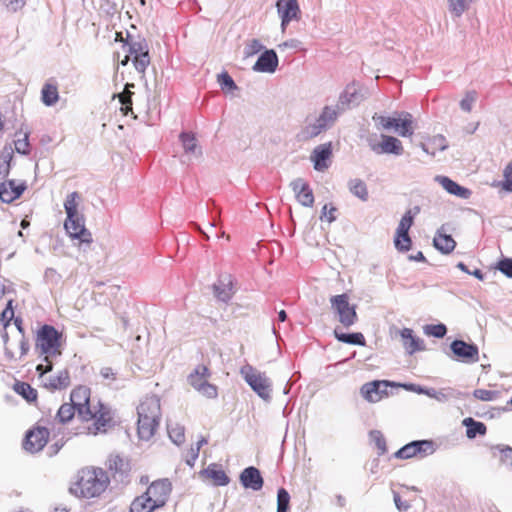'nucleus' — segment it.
<instances>
[{
  "mask_svg": "<svg viewBox=\"0 0 512 512\" xmlns=\"http://www.w3.org/2000/svg\"><path fill=\"white\" fill-rule=\"evenodd\" d=\"M13 390L30 404L36 403L38 400L37 390L27 382L16 380Z\"/></svg>",
  "mask_w": 512,
  "mask_h": 512,
  "instance_id": "obj_29",
  "label": "nucleus"
},
{
  "mask_svg": "<svg viewBox=\"0 0 512 512\" xmlns=\"http://www.w3.org/2000/svg\"><path fill=\"white\" fill-rule=\"evenodd\" d=\"M446 332H447V329L444 324H434V325H428L425 327V333L427 335L434 336L437 338L444 337Z\"/></svg>",
  "mask_w": 512,
  "mask_h": 512,
  "instance_id": "obj_47",
  "label": "nucleus"
},
{
  "mask_svg": "<svg viewBox=\"0 0 512 512\" xmlns=\"http://www.w3.org/2000/svg\"><path fill=\"white\" fill-rule=\"evenodd\" d=\"M435 451L431 440L413 441L400 448L394 455L398 459H410L412 457H425Z\"/></svg>",
  "mask_w": 512,
  "mask_h": 512,
  "instance_id": "obj_15",
  "label": "nucleus"
},
{
  "mask_svg": "<svg viewBox=\"0 0 512 512\" xmlns=\"http://www.w3.org/2000/svg\"><path fill=\"white\" fill-rule=\"evenodd\" d=\"M7 7H10L13 11H17L22 8L25 4L24 0H5Z\"/></svg>",
  "mask_w": 512,
  "mask_h": 512,
  "instance_id": "obj_59",
  "label": "nucleus"
},
{
  "mask_svg": "<svg viewBox=\"0 0 512 512\" xmlns=\"http://www.w3.org/2000/svg\"><path fill=\"white\" fill-rule=\"evenodd\" d=\"M410 259L415 261H425V256L421 251H419L415 256H410Z\"/></svg>",
  "mask_w": 512,
  "mask_h": 512,
  "instance_id": "obj_63",
  "label": "nucleus"
},
{
  "mask_svg": "<svg viewBox=\"0 0 512 512\" xmlns=\"http://www.w3.org/2000/svg\"><path fill=\"white\" fill-rule=\"evenodd\" d=\"M240 373L259 397L264 400H269L271 398V382L264 373L257 371L249 364L243 366Z\"/></svg>",
  "mask_w": 512,
  "mask_h": 512,
  "instance_id": "obj_9",
  "label": "nucleus"
},
{
  "mask_svg": "<svg viewBox=\"0 0 512 512\" xmlns=\"http://www.w3.org/2000/svg\"><path fill=\"white\" fill-rule=\"evenodd\" d=\"M4 358L10 367H17L28 355L30 350L29 339L26 335L10 337L7 332L3 334Z\"/></svg>",
  "mask_w": 512,
  "mask_h": 512,
  "instance_id": "obj_7",
  "label": "nucleus"
},
{
  "mask_svg": "<svg viewBox=\"0 0 512 512\" xmlns=\"http://www.w3.org/2000/svg\"><path fill=\"white\" fill-rule=\"evenodd\" d=\"M373 120L377 121L382 129H394L402 137H410L413 135V120L412 115L403 113L402 117H385L373 116Z\"/></svg>",
  "mask_w": 512,
  "mask_h": 512,
  "instance_id": "obj_11",
  "label": "nucleus"
},
{
  "mask_svg": "<svg viewBox=\"0 0 512 512\" xmlns=\"http://www.w3.org/2000/svg\"><path fill=\"white\" fill-rule=\"evenodd\" d=\"M218 82L222 88H228L229 90L235 89L236 85L228 73H222L218 77Z\"/></svg>",
  "mask_w": 512,
  "mask_h": 512,
  "instance_id": "obj_55",
  "label": "nucleus"
},
{
  "mask_svg": "<svg viewBox=\"0 0 512 512\" xmlns=\"http://www.w3.org/2000/svg\"><path fill=\"white\" fill-rule=\"evenodd\" d=\"M13 322H14V325L16 326L17 330H18V334L17 335H26L25 329L23 328V321H22V319L20 317H17V318L13 319Z\"/></svg>",
  "mask_w": 512,
  "mask_h": 512,
  "instance_id": "obj_62",
  "label": "nucleus"
},
{
  "mask_svg": "<svg viewBox=\"0 0 512 512\" xmlns=\"http://www.w3.org/2000/svg\"><path fill=\"white\" fill-rule=\"evenodd\" d=\"M90 399L91 389L86 385H77L71 390L69 403L75 406L80 419L84 415H89V409L92 407Z\"/></svg>",
  "mask_w": 512,
  "mask_h": 512,
  "instance_id": "obj_17",
  "label": "nucleus"
},
{
  "mask_svg": "<svg viewBox=\"0 0 512 512\" xmlns=\"http://www.w3.org/2000/svg\"><path fill=\"white\" fill-rule=\"evenodd\" d=\"M394 501L399 510L406 511L410 507V505L407 502H403L401 500V497L398 494L394 495Z\"/></svg>",
  "mask_w": 512,
  "mask_h": 512,
  "instance_id": "obj_61",
  "label": "nucleus"
},
{
  "mask_svg": "<svg viewBox=\"0 0 512 512\" xmlns=\"http://www.w3.org/2000/svg\"><path fill=\"white\" fill-rule=\"evenodd\" d=\"M380 139V141H376L373 138L368 140L370 149L376 154L401 155L403 153V145L396 137L382 134Z\"/></svg>",
  "mask_w": 512,
  "mask_h": 512,
  "instance_id": "obj_16",
  "label": "nucleus"
},
{
  "mask_svg": "<svg viewBox=\"0 0 512 512\" xmlns=\"http://www.w3.org/2000/svg\"><path fill=\"white\" fill-rule=\"evenodd\" d=\"M497 268L507 277L512 278V258H505L498 262Z\"/></svg>",
  "mask_w": 512,
  "mask_h": 512,
  "instance_id": "obj_53",
  "label": "nucleus"
},
{
  "mask_svg": "<svg viewBox=\"0 0 512 512\" xmlns=\"http://www.w3.org/2000/svg\"><path fill=\"white\" fill-rule=\"evenodd\" d=\"M504 179V189L507 191H512V161L506 166L504 170Z\"/></svg>",
  "mask_w": 512,
  "mask_h": 512,
  "instance_id": "obj_56",
  "label": "nucleus"
},
{
  "mask_svg": "<svg viewBox=\"0 0 512 512\" xmlns=\"http://www.w3.org/2000/svg\"><path fill=\"white\" fill-rule=\"evenodd\" d=\"M207 479L211 480L216 486H224L229 483V477L224 470L216 467H209L205 470Z\"/></svg>",
  "mask_w": 512,
  "mask_h": 512,
  "instance_id": "obj_35",
  "label": "nucleus"
},
{
  "mask_svg": "<svg viewBox=\"0 0 512 512\" xmlns=\"http://www.w3.org/2000/svg\"><path fill=\"white\" fill-rule=\"evenodd\" d=\"M337 119V112L335 109L326 106L323 108L320 116L316 119L315 123L307 125L302 131V139L310 140L318 136L328 126L333 124Z\"/></svg>",
  "mask_w": 512,
  "mask_h": 512,
  "instance_id": "obj_13",
  "label": "nucleus"
},
{
  "mask_svg": "<svg viewBox=\"0 0 512 512\" xmlns=\"http://www.w3.org/2000/svg\"><path fill=\"white\" fill-rule=\"evenodd\" d=\"M199 446L192 445L190 449L185 453L184 459L189 466H193L199 456Z\"/></svg>",
  "mask_w": 512,
  "mask_h": 512,
  "instance_id": "obj_52",
  "label": "nucleus"
},
{
  "mask_svg": "<svg viewBox=\"0 0 512 512\" xmlns=\"http://www.w3.org/2000/svg\"><path fill=\"white\" fill-rule=\"evenodd\" d=\"M81 420L84 422H92V424L87 427V433L90 435L105 433L115 424L112 410L101 402L93 405L89 409V415L82 416Z\"/></svg>",
  "mask_w": 512,
  "mask_h": 512,
  "instance_id": "obj_6",
  "label": "nucleus"
},
{
  "mask_svg": "<svg viewBox=\"0 0 512 512\" xmlns=\"http://www.w3.org/2000/svg\"><path fill=\"white\" fill-rule=\"evenodd\" d=\"M434 246L443 254H450L456 247V242L452 236L438 233L433 239Z\"/></svg>",
  "mask_w": 512,
  "mask_h": 512,
  "instance_id": "obj_33",
  "label": "nucleus"
},
{
  "mask_svg": "<svg viewBox=\"0 0 512 512\" xmlns=\"http://www.w3.org/2000/svg\"><path fill=\"white\" fill-rule=\"evenodd\" d=\"M39 421L27 431L23 442V448L30 453L41 451L47 444L50 432L47 427L40 425Z\"/></svg>",
  "mask_w": 512,
  "mask_h": 512,
  "instance_id": "obj_12",
  "label": "nucleus"
},
{
  "mask_svg": "<svg viewBox=\"0 0 512 512\" xmlns=\"http://www.w3.org/2000/svg\"><path fill=\"white\" fill-rule=\"evenodd\" d=\"M450 347L454 355L465 363H476L479 361V349L474 344L455 340L451 343Z\"/></svg>",
  "mask_w": 512,
  "mask_h": 512,
  "instance_id": "obj_18",
  "label": "nucleus"
},
{
  "mask_svg": "<svg viewBox=\"0 0 512 512\" xmlns=\"http://www.w3.org/2000/svg\"><path fill=\"white\" fill-rule=\"evenodd\" d=\"M47 364L46 365H43V364H39L37 367H36V371L42 376L48 372H50L53 368V365H52V362H51V359H49V362H46Z\"/></svg>",
  "mask_w": 512,
  "mask_h": 512,
  "instance_id": "obj_60",
  "label": "nucleus"
},
{
  "mask_svg": "<svg viewBox=\"0 0 512 512\" xmlns=\"http://www.w3.org/2000/svg\"><path fill=\"white\" fill-rule=\"evenodd\" d=\"M276 7L281 17V27L283 30L292 20H299L300 8L297 0H278Z\"/></svg>",
  "mask_w": 512,
  "mask_h": 512,
  "instance_id": "obj_19",
  "label": "nucleus"
},
{
  "mask_svg": "<svg viewBox=\"0 0 512 512\" xmlns=\"http://www.w3.org/2000/svg\"><path fill=\"white\" fill-rule=\"evenodd\" d=\"M41 100L46 106H52L58 102L59 92L56 83L47 82L43 85Z\"/></svg>",
  "mask_w": 512,
  "mask_h": 512,
  "instance_id": "obj_32",
  "label": "nucleus"
},
{
  "mask_svg": "<svg viewBox=\"0 0 512 512\" xmlns=\"http://www.w3.org/2000/svg\"><path fill=\"white\" fill-rule=\"evenodd\" d=\"M334 335L336 339L340 342L347 343V344H353V345H365V338L362 333H351L346 334L339 332L337 329L334 330Z\"/></svg>",
  "mask_w": 512,
  "mask_h": 512,
  "instance_id": "obj_38",
  "label": "nucleus"
},
{
  "mask_svg": "<svg viewBox=\"0 0 512 512\" xmlns=\"http://www.w3.org/2000/svg\"><path fill=\"white\" fill-rule=\"evenodd\" d=\"M121 41L123 42V48L128 53L125 55L124 59L121 60V65L126 66L130 60H132V63L135 67V69L141 73L144 74L147 67L150 64V55H149V48L145 41H124L121 38Z\"/></svg>",
  "mask_w": 512,
  "mask_h": 512,
  "instance_id": "obj_8",
  "label": "nucleus"
},
{
  "mask_svg": "<svg viewBox=\"0 0 512 512\" xmlns=\"http://www.w3.org/2000/svg\"><path fill=\"white\" fill-rule=\"evenodd\" d=\"M371 441L374 443L378 450L379 455H383L387 452L386 440L382 432L373 430L369 434Z\"/></svg>",
  "mask_w": 512,
  "mask_h": 512,
  "instance_id": "obj_41",
  "label": "nucleus"
},
{
  "mask_svg": "<svg viewBox=\"0 0 512 512\" xmlns=\"http://www.w3.org/2000/svg\"><path fill=\"white\" fill-rule=\"evenodd\" d=\"M290 187L297 201L304 207H312L314 205V194L309 183L303 178L294 179L290 183Z\"/></svg>",
  "mask_w": 512,
  "mask_h": 512,
  "instance_id": "obj_20",
  "label": "nucleus"
},
{
  "mask_svg": "<svg viewBox=\"0 0 512 512\" xmlns=\"http://www.w3.org/2000/svg\"><path fill=\"white\" fill-rule=\"evenodd\" d=\"M214 292H215V296L221 300V301H228L230 299V293L225 291L224 289H220V287L218 286H214Z\"/></svg>",
  "mask_w": 512,
  "mask_h": 512,
  "instance_id": "obj_58",
  "label": "nucleus"
},
{
  "mask_svg": "<svg viewBox=\"0 0 512 512\" xmlns=\"http://www.w3.org/2000/svg\"><path fill=\"white\" fill-rule=\"evenodd\" d=\"M210 377V371L206 365H198L188 376V383L196 390L201 388Z\"/></svg>",
  "mask_w": 512,
  "mask_h": 512,
  "instance_id": "obj_30",
  "label": "nucleus"
},
{
  "mask_svg": "<svg viewBox=\"0 0 512 512\" xmlns=\"http://www.w3.org/2000/svg\"><path fill=\"white\" fill-rule=\"evenodd\" d=\"M277 66L278 57L276 52L274 50H266L260 55L253 69L258 72L273 73Z\"/></svg>",
  "mask_w": 512,
  "mask_h": 512,
  "instance_id": "obj_27",
  "label": "nucleus"
},
{
  "mask_svg": "<svg viewBox=\"0 0 512 512\" xmlns=\"http://www.w3.org/2000/svg\"><path fill=\"white\" fill-rule=\"evenodd\" d=\"M475 100H476V92H474V91L468 92L460 102L461 109L466 112H470Z\"/></svg>",
  "mask_w": 512,
  "mask_h": 512,
  "instance_id": "obj_50",
  "label": "nucleus"
},
{
  "mask_svg": "<svg viewBox=\"0 0 512 512\" xmlns=\"http://www.w3.org/2000/svg\"><path fill=\"white\" fill-rule=\"evenodd\" d=\"M71 384L70 373L67 369L58 371L56 375L50 376L44 383V387L51 391H61L67 389Z\"/></svg>",
  "mask_w": 512,
  "mask_h": 512,
  "instance_id": "obj_26",
  "label": "nucleus"
},
{
  "mask_svg": "<svg viewBox=\"0 0 512 512\" xmlns=\"http://www.w3.org/2000/svg\"><path fill=\"white\" fill-rule=\"evenodd\" d=\"M414 222V216L411 210H408L401 218L394 237L395 248L400 252H407L411 249L412 240L409 236V230Z\"/></svg>",
  "mask_w": 512,
  "mask_h": 512,
  "instance_id": "obj_14",
  "label": "nucleus"
},
{
  "mask_svg": "<svg viewBox=\"0 0 512 512\" xmlns=\"http://www.w3.org/2000/svg\"><path fill=\"white\" fill-rule=\"evenodd\" d=\"M477 1L478 0H447L450 12L457 17L461 16Z\"/></svg>",
  "mask_w": 512,
  "mask_h": 512,
  "instance_id": "obj_39",
  "label": "nucleus"
},
{
  "mask_svg": "<svg viewBox=\"0 0 512 512\" xmlns=\"http://www.w3.org/2000/svg\"><path fill=\"white\" fill-rule=\"evenodd\" d=\"M110 483L107 473L102 468L85 467L79 472L71 492L81 498L99 497Z\"/></svg>",
  "mask_w": 512,
  "mask_h": 512,
  "instance_id": "obj_2",
  "label": "nucleus"
},
{
  "mask_svg": "<svg viewBox=\"0 0 512 512\" xmlns=\"http://www.w3.org/2000/svg\"><path fill=\"white\" fill-rule=\"evenodd\" d=\"M81 196L78 192L70 193L64 202L66 220L64 228L72 240H77V245L90 247L93 242L92 233L85 227V218L79 212Z\"/></svg>",
  "mask_w": 512,
  "mask_h": 512,
  "instance_id": "obj_1",
  "label": "nucleus"
},
{
  "mask_svg": "<svg viewBox=\"0 0 512 512\" xmlns=\"http://www.w3.org/2000/svg\"><path fill=\"white\" fill-rule=\"evenodd\" d=\"M133 84H126L125 89L122 93L118 95L119 101L121 103V112L123 115H128L129 112H132V92L129 90V87H133Z\"/></svg>",
  "mask_w": 512,
  "mask_h": 512,
  "instance_id": "obj_40",
  "label": "nucleus"
},
{
  "mask_svg": "<svg viewBox=\"0 0 512 512\" xmlns=\"http://www.w3.org/2000/svg\"><path fill=\"white\" fill-rule=\"evenodd\" d=\"M399 334L401 337L402 345L409 355H413L414 353L424 349L423 341L414 335L412 329L403 328L399 331Z\"/></svg>",
  "mask_w": 512,
  "mask_h": 512,
  "instance_id": "obj_25",
  "label": "nucleus"
},
{
  "mask_svg": "<svg viewBox=\"0 0 512 512\" xmlns=\"http://www.w3.org/2000/svg\"><path fill=\"white\" fill-rule=\"evenodd\" d=\"M76 412L75 406L69 402H65L59 407L55 419L61 424H66L74 418Z\"/></svg>",
  "mask_w": 512,
  "mask_h": 512,
  "instance_id": "obj_36",
  "label": "nucleus"
},
{
  "mask_svg": "<svg viewBox=\"0 0 512 512\" xmlns=\"http://www.w3.org/2000/svg\"><path fill=\"white\" fill-rule=\"evenodd\" d=\"M350 192L362 201H367L369 198L368 188L366 183L361 179H353L349 182Z\"/></svg>",
  "mask_w": 512,
  "mask_h": 512,
  "instance_id": "obj_37",
  "label": "nucleus"
},
{
  "mask_svg": "<svg viewBox=\"0 0 512 512\" xmlns=\"http://www.w3.org/2000/svg\"><path fill=\"white\" fill-rule=\"evenodd\" d=\"M137 412L138 435L143 440H149L154 436L159 425L161 415L160 400L155 395L145 397L140 402Z\"/></svg>",
  "mask_w": 512,
  "mask_h": 512,
  "instance_id": "obj_4",
  "label": "nucleus"
},
{
  "mask_svg": "<svg viewBox=\"0 0 512 512\" xmlns=\"http://www.w3.org/2000/svg\"><path fill=\"white\" fill-rule=\"evenodd\" d=\"M197 391L209 399H214L218 395L217 387L213 384H210L208 381L204 385H202L201 388H199Z\"/></svg>",
  "mask_w": 512,
  "mask_h": 512,
  "instance_id": "obj_48",
  "label": "nucleus"
},
{
  "mask_svg": "<svg viewBox=\"0 0 512 512\" xmlns=\"http://www.w3.org/2000/svg\"><path fill=\"white\" fill-rule=\"evenodd\" d=\"M495 448L499 451L500 462L512 469V448L504 445H498Z\"/></svg>",
  "mask_w": 512,
  "mask_h": 512,
  "instance_id": "obj_43",
  "label": "nucleus"
},
{
  "mask_svg": "<svg viewBox=\"0 0 512 512\" xmlns=\"http://www.w3.org/2000/svg\"><path fill=\"white\" fill-rule=\"evenodd\" d=\"M240 482L245 488L258 491L263 487V478L260 471L253 467L245 468L240 474Z\"/></svg>",
  "mask_w": 512,
  "mask_h": 512,
  "instance_id": "obj_24",
  "label": "nucleus"
},
{
  "mask_svg": "<svg viewBox=\"0 0 512 512\" xmlns=\"http://www.w3.org/2000/svg\"><path fill=\"white\" fill-rule=\"evenodd\" d=\"M100 375L104 380L114 381L116 379V373L111 367H103L100 370Z\"/></svg>",
  "mask_w": 512,
  "mask_h": 512,
  "instance_id": "obj_57",
  "label": "nucleus"
},
{
  "mask_svg": "<svg viewBox=\"0 0 512 512\" xmlns=\"http://www.w3.org/2000/svg\"><path fill=\"white\" fill-rule=\"evenodd\" d=\"M289 502V493L284 488H280L277 493V512H287Z\"/></svg>",
  "mask_w": 512,
  "mask_h": 512,
  "instance_id": "obj_44",
  "label": "nucleus"
},
{
  "mask_svg": "<svg viewBox=\"0 0 512 512\" xmlns=\"http://www.w3.org/2000/svg\"><path fill=\"white\" fill-rule=\"evenodd\" d=\"M172 492V484L168 479L153 481L146 491L137 496L130 505V512H153L167 503Z\"/></svg>",
  "mask_w": 512,
  "mask_h": 512,
  "instance_id": "obj_3",
  "label": "nucleus"
},
{
  "mask_svg": "<svg viewBox=\"0 0 512 512\" xmlns=\"http://www.w3.org/2000/svg\"><path fill=\"white\" fill-rule=\"evenodd\" d=\"M337 208L332 205H324L322 209L321 219H326L329 223L335 221Z\"/></svg>",
  "mask_w": 512,
  "mask_h": 512,
  "instance_id": "obj_54",
  "label": "nucleus"
},
{
  "mask_svg": "<svg viewBox=\"0 0 512 512\" xmlns=\"http://www.w3.org/2000/svg\"><path fill=\"white\" fill-rule=\"evenodd\" d=\"M27 186L24 182L17 183L15 180H7L0 184V200L4 203H12L18 199Z\"/></svg>",
  "mask_w": 512,
  "mask_h": 512,
  "instance_id": "obj_21",
  "label": "nucleus"
},
{
  "mask_svg": "<svg viewBox=\"0 0 512 512\" xmlns=\"http://www.w3.org/2000/svg\"><path fill=\"white\" fill-rule=\"evenodd\" d=\"M29 148H30V145H29L27 134H23L21 138H18L17 140H15V149L18 153L28 154Z\"/></svg>",
  "mask_w": 512,
  "mask_h": 512,
  "instance_id": "obj_49",
  "label": "nucleus"
},
{
  "mask_svg": "<svg viewBox=\"0 0 512 512\" xmlns=\"http://www.w3.org/2000/svg\"><path fill=\"white\" fill-rule=\"evenodd\" d=\"M208 443V440L206 437L201 436L200 439L195 444L196 446H199V449H201L202 446L206 445Z\"/></svg>",
  "mask_w": 512,
  "mask_h": 512,
  "instance_id": "obj_64",
  "label": "nucleus"
},
{
  "mask_svg": "<svg viewBox=\"0 0 512 512\" xmlns=\"http://www.w3.org/2000/svg\"><path fill=\"white\" fill-rule=\"evenodd\" d=\"M330 303L339 322L344 327H350L357 322L356 306L349 303V296L346 293L332 296Z\"/></svg>",
  "mask_w": 512,
  "mask_h": 512,
  "instance_id": "obj_10",
  "label": "nucleus"
},
{
  "mask_svg": "<svg viewBox=\"0 0 512 512\" xmlns=\"http://www.w3.org/2000/svg\"><path fill=\"white\" fill-rule=\"evenodd\" d=\"M462 424L467 428L466 436L469 439H474L477 435L484 436L487 432V427L483 422L476 421L471 417L465 418Z\"/></svg>",
  "mask_w": 512,
  "mask_h": 512,
  "instance_id": "obj_31",
  "label": "nucleus"
},
{
  "mask_svg": "<svg viewBox=\"0 0 512 512\" xmlns=\"http://www.w3.org/2000/svg\"><path fill=\"white\" fill-rule=\"evenodd\" d=\"M263 46L261 45L260 41L257 39H252L249 41L245 48V55L247 57H251L257 53H259L262 50Z\"/></svg>",
  "mask_w": 512,
  "mask_h": 512,
  "instance_id": "obj_51",
  "label": "nucleus"
},
{
  "mask_svg": "<svg viewBox=\"0 0 512 512\" xmlns=\"http://www.w3.org/2000/svg\"><path fill=\"white\" fill-rule=\"evenodd\" d=\"M473 396L481 401H493L498 397V392L487 389H476L473 392Z\"/></svg>",
  "mask_w": 512,
  "mask_h": 512,
  "instance_id": "obj_46",
  "label": "nucleus"
},
{
  "mask_svg": "<svg viewBox=\"0 0 512 512\" xmlns=\"http://www.w3.org/2000/svg\"><path fill=\"white\" fill-rule=\"evenodd\" d=\"M13 319H14L13 300L10 299L7 303L6 308L2 311V313L0 315V321L3 322L4 328H7Z\"/></svg>",
  "mask_w": 512,
  "mask_h": 512,
  "instance_id": "obj_45",
  "label": "nucleus"
},
{
  "mask_svg": "<svg viewBox=\"0 0 512 512\" xmlns=\"http://www.w3.org/2000/svg\"><path fill=\"white\" fill-rule=\"evenodd\" d=\"M64 337L62 332L58 331L54 326L45 324L41 326L35 336V349L44 356V361L56 358L62 354V346Z\"/></svg>",
  "mask_w": 512,
  "mask_h": 512,
  "instance_id": "obj_5",
  "label": "nucleus"
},
{
  "mask_svg": "<svg viewBox=\"0 0 512 512\" xmlns=\"http://www.w3.org/2000/svg\"><path fill=\"white\" fill-rule=\"evenodd\" d=\"M332 157V144L331 142L318 145L314 148L311 154V161L314 164V169L317 171H325L329 167V161Z\"/></svg>",
  "mask_w": 512,
  "mask_h": 512,
  "instance_id": "obj_22",
  "label": "nucleus"
},
{
  "mask_svg": "<svg viewBox=\"0 0 512 512\" xmlns=\"http://www.w3.org/2000/svg\"><path fill=\"white\" fill-rule=\"evenodd\" d=\"M387 381H372L361 387V394L369 402H378L387 395L386 390H381V386L387 387Z\"/></svg>",
  "mask_w": 512,
  "mask_h": 512,
  "instance_id": "obj_23",
  "label": "nucleus"
},
{
  "mask_svg": "<svg viewBox=\"0 0 512 512\" xmlns=\"http://www.w3.org/2000/svg\"><path fill=\"white\" fill-rule=\"evenodd\" d=\"M180 140L182 142L183 148L187 153H195L197 148V140L194 134L192 133H182L180 135Z\"/></svg>",
  "mask_w": 512,
  "mask_h": 512,
  "instance_id": "obj_42",
  "label": "nucleus"
},
{
  "mask_svg": "<svg viewBox=\"0 0 512 512\" xmlns=\"http://www.w3.org/2000/svg\"><path fill=\"white\" fill-rule=\"evenodd\" d=\"M436 180L441 186L450 194L460 197L462 199H468L471 195V191L465 187L460 186L455 181L451 180L446 176H438Z\"/></svg>",
  "mask_w": 512,
  "mask_h": 512,
  "instance_id": "obj_28",
  "label": "nucleus"
},
{
  "mask_svg": "<svg viewBox=\"0 0 512 512\" xmlns=\"http://www.w3.org/2000/svg\"><path fill=\"white\" fill-rule=\"evenodd\" d=\"M169 438L176 444L182 445L185 442V427L177 421H169L167 424Z\"/></svg>",
  "mask_w": 512,
  "mask_h": 512,
  "instance_id": "obj_34",
  "label": "nucleus"
}]
</instances>
